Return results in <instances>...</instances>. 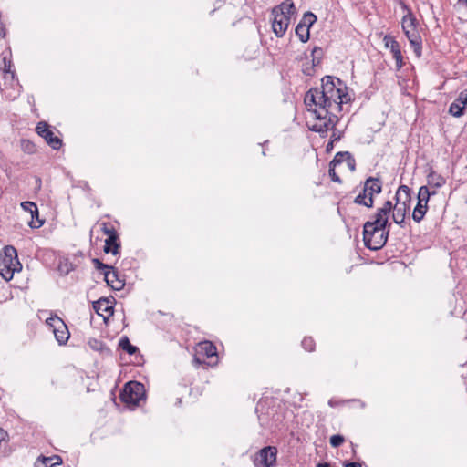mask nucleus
<instances>
[{
	"label": "nucleus",
	"mask_w": 467,
	"mask_h": 467,
	"mask_svg": "<svg viewBox=\"0 0 467 467\" xmlns=\"http://www.w3.org/2000/svg\"><path fill=\"white\" fill-rule=\"evenodd\" d=\"M341 88L347 89V86L340 78L325 76L321 88H311L305 96L306 105L316 107L313 110L316 118L326 120V130L334 129L338 122L337 113L341 111V106L337 99H340Z\"/></svg>",
	"instance_id": "obj_1"
},
{
	"label": "nucleus",
	"mask_w": 467,
	"mask_h": 467,
	"mask_svg": "<svg viewBox=\"0 0 467 467\" xmlns=\"http://www.w3.org/2000/svg\"><path fill=\"white\" fill-rule=\"evenodd\" d=\"M386 225L387 223L375 218L365 223L363 226V241L367 248L377 251L385 245L389 236Z\"/></svg>",
	"instance_id": "obj_2"
},
{
	"label": "nucleus",
	"mask_w": 467,
	"mask_h": 467,
	"mask_svg": "<svg viewBox=\"0 0 467 467\" xmlns=\"http://www.w3.org/2000/svg\"><path fill=\"white\" fill-rule=\"evenodd\" d=\"M21 268L16 249L12 245L5 246L0 254V275L2 277L9 281L13 278L14 273L20 271Z\"/></svg>",
	"instance_id": "obj_3"
},
{
	"label": "nucleus",
	"mask_w": 467,
	"mask_h": 467,
	"mask_svg": "<svg viewBox=\"0 0 467 467\" xmlns=\"http://www.w3.org/2000/svg\"><path fill=\"white\" fill-rule=\"evenodd\" d=\"M382 190V182L379 177H368L364 182L362 191L357 195L354 202L368 208L373 206V196Z\"/></svg>",
	"instance_id": "obj_4"
},
{
	"label": "nucleus",
	"mask_w": 467,
	"mask_h": 467,
	"mask_svg": "<svg viewBox=\"0 0 467 467\" xmlns=\"http://www.w3.org/2000/svg\"><path fill=\"white\" fill-rule=\"evenodd\" d=\"M119 398L127 405H139L140 401L145 398L144 385L137 381L126 383Z\"/></svg>",
	"instance_id": "obj_5"
},
{
	"label": "nucleus",
	"mask_w": 467,
	"mask_h": 467,
	"mask_svg": "<svg viewBox=\"0 0 467 467\" xmlns=\"http://www.w3.org/2000/svg\"><path fill=\"white\" fill-rule=\"evenodd\" d=\"M337 168H339V172L355 171L356 161L352 154L348 151L337 152L329 164L328 175H337Z\"/></svg>",
	"instance_id": "obj_6"
},
{
	"label": "nucleus",
	"mask_w": 467,
	"mask_h": 467,
	"mask_svg": "<svg viewBox=\"0 0 467 467\" xmlns=\"http://www.w3.org/2000/svg\"><path fill=\"white\" fill-rule=\"evenodd\" d=\"M46 324L52 328L56 340L59 345H65L70 337L65 322L57 316H52L46 320Z\"/></svg>",
	"instance_id": "obj_7"
},
{
	"label": "nucleus",
	"mask_w": 467,
	"mask_h": 467,
	"mask_svg": "<svg viewBox=\"0 0 467 467\" xmlns=\"http://www.w3.org/2000/svg\"><path fill=\"white\" fill-rule=\"evenodd\" d=\"M36 131L53 150H59L62 147V140L54 133L47 122H39Z\"/></svg>",
	"instance_id": "obj_8"
},
{
	"label": "nucleus",
	"mask_w": 467,
	"mask_h": 467,
	"mask_svg": "<svg viewBox=\"0 0 467 467\" xmlns=\"http://www.w3.org/2000/svg\"><path fill=\"white\" fill-rule=\"evenodd\" d=\"M277 449L275 446H266L261 449L254 460L255 465L274 467L276 463Z\"/></svg>",
	"instance_id": "obj_9"
},
{
	"label": "nucleus",
	"mask_w": 467,
	"mask_h": 467,
	"mask_svg": "<svg viewBox=\"0 0 467 467\" xmlns=\"http://www.w3.org/2000/svg\"><path fill=\"white\" fill-rule=\"evenodd\" d=\"M430 199V193L428 190L424 188L422 191H419L418 194V203L414 208L412 218L416 223L421 222L424 215L426 214L428 206V201Z\"/></svg>",
	"instance_id": "obj_10"
},
{
	"label": "nucleus",
	"mask_w": 467,
	"mask_h": 467,
	"mask_svg": "<svg viewBox=\"0 0 467 467\" xmlns=\"http://www.w3.org/2000/svg\"><path fill=\"white\" fill-rule=\"evenodd\" d=\"M274 19L272 22V29L277 37H282L285 34L289 24L290 18H287L285 15L273 13Z\"/></svg>",
	"instance_id": "obj_11"
},
{
	"label": "nucleus",
	"mask_w": 467,
	"mask_h": 467,
	"mask_svg": "<svg viewBox=\"0 0 467 467\" xmlns=\"http://www.w3.org/2000/svg\"><path fill=\"white\" fill-rule=\"evenodd\" d=\"M104 279L108 285L114 290H121L125 285L124 280L119 276L118 272L114 268L104 272Z\"/></svg>",
	"instance_id": "obj_12"
},
{
	"label": "nucleus",
	"mask_w": 467,
	"mask_h": 467,
	"mask_svg": "<svg viewBox=\"0 0 467 467\" xmlns=\"http://www.w3.org/2000/svg\"><path fill=\"white\" fill-rule=\"evenodd\" d=\"M405 36L410 41L415 55L420 57L421 56V37L418 33L417 28L412 30L404 31Z\"/></svg>",
	"instance_id": "obj_13"
},
{
	"label": "nucleus",
	"mask_w": 467,
	"mask_h": 467,
	"mask_svg": "<svg viewBox=\"0 0 467 467\" xmlns=\"http://www.w3.org/2000/svg\"><path fill=\"white\" fill-rule=\"evenodd\" d=\"M272 13L282 14L291 19L296 13V9L292 0H285L277 6L274 7Z\"/></svg>",
	"instance_id": "obj_14"
},
{
	"label": "nucleus",
	"mask_w": 467,
	"mask_h": 467,
	"mask_svg": "<svg viewBox=\"0 0 467 467\" xmlns=\"http://www.w3.org/2000/svg\"><path fill=\"white\" fill-rule=\"evenodd\" d=\"M119 249L120 242L119 234L106 238L103 249L106 254L111 253L113 255H117L119 253Z\"/></svg>",
	"instance_id": "obj_15"
},
{
	"label": "nucleus",
	"mask_w": 467,
	"mask_h": 467,
	"mask_svg": "<svg viewBox=\"0 0 467 467\" xmlns=\"http://www.w3.org/2000/svg\"><path fill=\"white\" fill-rule=\"evenodd\" d=\"M431 179L428 182V185L421 186L419 191H422L425 189L428 190V192L431 195H434L437 193V190L445 184L444 177H430Z\"/></svg>",
	"instance_id": "obj_16"
},
{
	"label": "nucleus",
	"mask_w": 467,
	"mask_h": 467,
	"mask_svg": "<svg viewBox=\"0 0 467 467\" xmlns=\"http://www.w3.org/2000/svg\"><path fill=\"white\" fill-rule=\"evenodd\" d=\"M402 7L408 10V14L405 15L402 18L401 26L403 32L416 29L417 19L415 18L414 15L410 12V10L407 7L406 5H402Z\"/></svg>",
	"instance_id": "obj_17"
},
{
	"label": "nucleus",
	"mask_w": 467,
	"mask_h": 467,
	"mask_svg": "<svg viewBox=\"0 0 467 467\" xmlns=\"http://www.w3.org/2000/svg\"><path fill=\"white\" fill-rule=\"evenodd\" d=\"M199 353L206 358H213L217 356V348L212 342L203 341L199 344Z\"/></svg>",
	"instance_id": "obj_18"
},
{
	"label": "nucleus",
	"mask_w": 467,
	"mask_h": 467,
	"mask_svg": "<svg viewBox=\"0 0 467 467\" xmlns=\"http://www.w3.org/2000/svg\"><path fill=\"white\" fill-rule=\"evenodd\" d=\"M93 307L99 315H102L101 312L109 313V315L113 313V307L110 302L106 298H100L94 302Z\"/></svg>",
	"instance_id": "obj_19"
},
{
	"label": "nucleus",
	"mask_w": 467,
	"mask_h": 467,
	"mask_svg": "<svg viewBox=\"0 0 467 467\" xmlns=\"http://www.w3.org/2000/svg\"><path fill=\"white\" fill-rule=\"evenodd\" d=\"M394 206L390 201H387L382 207L378 209L374 218L388 223V215L393 210Z\"/></svg>",
	"instance_id": "obj_20"
},
{
	"label": "nucleus",
	"mask_w": 467,
	"mask_h": 467,
	"mask_svg": "<svg viewBox=\"0 0 467 467\" xmlns=\"http://www.w3.org/2000/svg\"><path fill=\"white\" fill-rule=\"evenodd\" d=\"M410 200V188L405 185H401L396 192V204L402 205Z\"/></svg>",
	"instance_id": "obj_21"
},
{
	"label": "nucleus",
	"mask_w": 467,
	"mask_h": 467,
	"mask_svg": "<svg viewBox=\"0 0 467 467\" xmlns=\"http://www.w3.org/2000/svg\"><path fill=\"white\" fill-rule=\"evenodd\" d=\"M405 216H406V205L405 204H402V205L395 204V206L393 208V214H392L393 221L397 224H400V226H402V223L405 221Z\"/></svg>",
	"instance_id": "obj_22"
},
{
	"label": "nucleus",
	"mask_w": 467,
	"mask_h": 467,
	"mask_svg": "<svg viewBox=\"0 0 467 467\" xmlns=\"http://www.w3.org/2000/svg\"><path fill=\"white\" fill-rule=\"evenodd\" d=\"M295 33L303 43L308 41L310 33L308 27H306V25L298 23L296 26Z\"/></svg>",
	"instance_id": "obj_23"
},
{
	"label": "nucleus",
	"mask_w": 467,
	"mask_h": 467,
	"mask_svg": "<svg viewBox=\"0 0 467 467\" xmlns=\"http://www.w3.org/2000/svg\"><path fill=\"white\" fill-rule=\"evenodd\" d=\"M390 52L392 53L393 58L395 59L396 68L397 70H400L404 65L400 44H398L395 47H392Z\"/></svg>",
	"instance_id": "obj_24"
},
{
	"label": "nucleus",
	"mask_w": 467,
	"mask_h": 467,
	"mask_svg": "<svg viewBox=\"0 0 467 467\" xmlns=\"http://www.w3.org/2000/svg\"><path fill=\"white\" fill-rule=\"evenodd\" d=\"M462 103H460L457 99H455L449 108V113L452 115L453 117L459 118L462 117L464 114V106H461Z\"/></svg>",
	"instance_id": "obj_25"
},
{
	"label": "nucleus",
	"mask_w": 467,
	"mask_h": 467,
	"mask_svg": "<svg viewBox=\"0 0 467 467\" xmlns=\"http://www.w3.org/2000/svg\"><path fill=\"white\" fill-rule=\"evenodd\" d=\"M119 346L130 355H133L138 351V348L131 345L127 337H123L119 339Z\"/></svg>",
	"instance_id": "obj_26"
},
{
	"label": "nucleus",
	"mask_w": 467,
	"mask_h": 467,
	"mask_svg": "<svg viewBox=\"0 0 467 467\" xmlns=\"http://www.w3.org/2000/svg\"><path fill=\"white\" fill-rule=\"evenodd\" d=\"M21 207L24 211L30 213L32 219L38 217V209L35 202L29 201L23 202Z\"/></svg>",
	"instance_id": "obj_27"
},
{
	"label": "nucleus",
	"mask_w": 467,
	"mask_h": 467,
	"mask_svg": "<svg viewBox=\"0 0 467 467\" xmlns=\"http://www.w3.org/2000/svg\"><path fill=\"white\" fill-rule=\"evenodd\" d=\"M20 146L22 150L27 154H33L36 151V148L34 142L29 140L22 139L20 140Z\"/></svg>",
	"instance_id": "obj_28"
},
{
	"label": "nucleus",
	"mask_w": 467,
	"mask_h": 467,
	"mask_svg": "<svg viewBox=\"0 0 467 467\" xmlns=\"http://www.w3.org/2000/svg\"><path fill=\"white\" fill-rule=\"evenodd\" d=\"M317 21V16L310 11H307L304 14L302 19L299 24L306 25L308 29L312 26V25Z\"/></svg>",
	"instance_id": "obj_29"
},
{
	"label": "nucleus",
	"mask_w": 467,
	"mask_h": 467,
	"mask_svg": "<svg viewBox=\"0 0 467 467\" xmlns=\"http://www.w3.org/2000/svg\"><path fill=\"white\" fill-rule=\"evenodd\" d=\"M52 458L50 457H43L42 459H38L36 463L35 467H55L56 465H59L60 462H52Z\"/></svg>",
	"instance_id": "obj_30"
},
{
	"label": "nucleus",
	"mask_w": 467,
	"mask_h": 467,
	"mask_svg": "<svg viewBox=\"0 0 467 467\" xmlns=\"http://www.w3.org/2000/svg\"><path fill=\"white\" fill-rule=\"evenodd\" d=\"M313 66L320 64L323 57V49L319 47H315L311 53Z\"/></svg>",
	"instance_id": "obj_31"
},
{
	"label": "nucleus",
	"mask_w": 467,
	"mask_h": 467,
	"mask_svg": "<svg viewBox=\"0 0 467 467\" xmlns=\"http://www.w3.org/2000/svg\"><path fill=\"white\" fill-rule=\"evenodd\" d=\"M101 230L105 235L108 237L118 235V233L113 225L108 223H103L101 224Z\"/></svg>",
	"instance_id": "obj_32"
},
{
	"label": "nucleus",
	"mask_w": 467,
	"mask_h": 467,
	"mask_svg": "<svg viewBox=\"0 0 467 467\" xmlns=\"http://www.w3.org/2000/svg\"><path fill=\"white\" fill-rule=\"evenodd\" d=\"M345 441L344 436L340 434L332 435L329 439L330 445L333 448H337L342 445Z\"/></svg>",
	"instance_id": "obj_33"
},
{
	"label": "nucleus",
	"mask_w": 467,
	"mask_h": 467,
	"mask_svg": "<svg viewBox=\"0 0 467 467\" xmlns=\"http://www.w3.org/2000/svg\"><path fill=\"white\" fill-rule=\"evenodd\" d=\"M92 264L94 265V267L97 269V270H100V271H103V273L105 271H108V270H110V269H113V266H110L109 265H106L104 263H102L99 259L98 258H94L92 259Z\"/></svg>",
	"instance_id": "obj_34"
},
{
	"label": "nucleus",
	"mask_w": 467,
	"mask_h": 467,
	"mask_svg": "<svg viewBox=\"0 0 467 467\" xmlns=\"http://www.w3.org/2000/svg\"><path fill=\"white\" fill-rule=\"evenodd\" d=\"M351 100V96L348 92V88H341L340 92V99H337V103H338V106L342 107L343 103H348Z\"/></svg>",
	"instance_id": "obj_35"
},
{
	"label": "nucleus",
	"mask_w": 467,
	"mask_h": 467,
	"mask_svg": "<svg viewBox=\"0 0 467 467\" xmlns=\"http://www.w3.org/2000/svg\"><path fill=\"white\" fill-rule=\"evenodd\" d=\"M383 42L385 47L389 49L395 47L399 44V42L390 35H386L383 38Z\"/></svg>",
	"instance_id": "obj_36"
},
{
	"label": "nucleus",
	"mask_w": 467,
	"mask_h": 467,
	"mask_svg": "<svg viewBox=\"0 0 467 467\" xmlns=\"http://www.w3.org/2000/svg\"><path fill=\"white\" fill-rule=\"evenodd\" d=\"M302 347L306 350V351H313L314 348H315V341L313 340L312 337H305L303 340H302Z\"/></svg>",
	"instance_id": "obj_37"
},
{
	"label": "nucleus",
	"mask_w": 467,
	"mask_h": 467,
	"mask_svg": "<svg viewBox=\"0 0 467 467\" xmlns=\"http://www.w3.org/2000/svg\"><path fill=\"white\" fill-rule=\"evenodd\" d=\"M456 99L465 107L467 105V89L462 91Z\"/></svg>",
	"instance_id": "obj_38"
},
{
	"label": "nucleus",
	"mask_w": 467,
	"mask_h": 467,
	"mask_svg": "<svg viewBox=\"0 0 467 467\" xmlns=\"http://www.w3.org/2000/svg\"><path fill=\"white\" fill-rule=\"evenodd\" d=\"M88 345L91 348H93L95 350H100L102 343L97 339H90L88 341Z\"/></svg>",
	"instance_id": "obj_39"
},
{
	"label": "nucleus",
	"mask_w": 467,
	"mask_h": 467,
	"mask_svg": "<svg viewBox=\"0 0 467 467\" xmlns=\"http://www.w3.org/2000/svg\"><path fill=\"white\" fill-rule=\"evenodd\" d=\"M344 467H362V466H361V463L353 462H345Z\"/></svg>",
	"instance_id": "obj_40"
},
{
	"label": "nucleus",
	"mask_w": 467,
	"mask_h": 467,
	"mask_svg": "<svg viewBox=\"0 0 467 467\" xmlns=\"http://www.w3.org/2000/svg\"><path fill=\"white\" fill-rule=\"evenodd\" d=\"M43 221L38 222L37 224H35L33 221L30 222L29 225L31 228H39L43 225Z\"/></svg>",
	"instance_id": "obj_41"
},
{
	"label": "nucleus",
	"mask_w": 467,
	"mask_h": 467,
	"mask_svg": "<svg viewBox=\"0 0 467 467\" xmlns=\"http://www.w3.org/2000/svg\"><path fill=\"white\" fill-rule=\"evenodd\" d=\"M0 36H5V29L3 25H0Z\"/></svg>",
	"instance_id": "obj_42"
},
{
	"label": "nucleus",
	"mask_w": 467,
	"mask_h": 467,
	"mask_svg": "<svg viewBox=\"0 0 467 467\" xmlns=\"http://www.w3.org/2000/svg\"><path fill=\"white\" fill-rule=\"evenodd\" d=\"M331 178H332V180H333L334 182H341V180H340V177H339V176H337V177H331Z\"/></svg>",
	"instance_id": "obj_43"
},
{
	"label": "nucleus",
	"mask_w": 467,
	"mask_h": 467,
	"mask_svg": "<svg viewBox=\"0 0 467 467\" xmlns=\"http://www.w3.org/2000/svg\"><path fill=\"white\" fill-rule=\"evenodd\" d=\"M458 2L467 5V0H458Z\"/></svg>",
	"instance_id": "obj_44"
},
{
	"label": "nucleus",
	"mask_w": 467,
	"mask_h": 467,
	"mask_svg": "<svg viewBox=\"0 0 467 467\" xmlns=\"http://www.w3.org/2000/svg\"><path fill=\"white\" fill-rule=\"evenodd\" d=\"M332 137H335V140H337L339 139V137H337V135L335 134H332Z\"/></svg>",
	"instance_id": "obj_45"
},
{
	"label": "nucleus",
	"mask_w": 467,
	"mask_h": 467,
	"mask_svg": "<svg viewBox=\"0 0 467 467\" xmlns=\"http://www.w3.org/2000/svg\"><path fill=\"white\" fill-rule=\"evenodd\" d=\"M332 137H335V140H337L339 139V137H337V135L335 134H332Z\"/></svg>",
	"instance_id": "obj_46"
},
{
	"label": "nucleus",
	"mask_w": 467,
	"mask_h": 467,
	"mask_svg": "<svg viewBox=\"0 0 467 467\" xmlns=\"http://www.w3.org/2000/svg\"><path fill=\"white\" fill-rule=\"evenodd\" d=\"M332 137H335V140H337L339 139V137H337V135L335 134H332Z\"/></svg>",
	"instance_id": "obj_47"
}]
</instances>
